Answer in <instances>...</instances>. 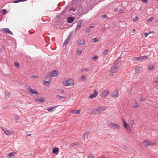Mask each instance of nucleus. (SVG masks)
Masks as SVG:
<instances>
[{"instance_id":"obj_1","label":"nucleus","mask_w":158,"mask_h":158,"mask_svg":"<svg viewBox=\"0 0 158 158\" xmlns=\"http://www.w3.org/2000/svg\"><path fill=\"white\" fill-rule=\"evenodd\" d=\"M121 120L124 128L125 129L126 131L128 133H131L132 132V130L131 128L134 123V121L131 119L130 120L129 123L128 124L124 119L123 118H121Z\"/></svg>"},{"instance_id":"obj_2","label":"nucleus","mask_w":158,"mask_h":158,"mask_svg":"<svg viewBox=\"0 0 158 158\" xmlns=\"http://www.w3.org/2000/svg\"><path fill=\"white\" fill-rule=\"evenodd\" d=\"M106 108L104 106H99L96 107L92 109L93 113L94 114H98L104 111Z\"/></svg>"},{"instance_id":"obj_3","label":"nucleus","mask_w":158,"mask_h":158,"mask_svg":"<svg viewBox=\"0 0 158 158\" xmlns=\"http://www.w3.org/2000/svg\"><path fill=\"white\" fill-rule=\"evenodd\" d=\"M62 84L64 86H72L74 84V81L73 79L69 78L64 80Z\"/></svg>"},{"instance_id":"obj_4","label":"nucleus","mask_w":158,"mask_h":158,"mask_svg":"<svg viewBox=\"0 0 158 158\" xmlns=\"http://www.w3.org/2000/svg\"><path fill=\"white\" fill-rule=\"evenodd\" d=\"M108 124L109 127L114 129L119 130L120 128V126L119 125L111 121H109L108 122Z\"/></svg>"},{"instance_id":"obj_5","label":"nucleus","mask_w":158,"mask_h":158,"mask_svg":"<svg viewBox=\"0 0 158 158\" xmlns=\"http://www.w3.org/2000/svg\"><path fill=\"white\" fill-rule=\"evenodd\" d=\"M143 145L145 146L153 145L156 144L155 141H152L149 140H145L142 142Z\"/></svg>"},{"instance_id":"obj_6","label":"nucleus","mask_w":158,"mask_h":158,"mask_svg":"<svg viewBox=\"0 0 158 158\" xmlns=\"http://www.w3.org/2000/svg\"><path fill=\"white\" fill-rule=\"evenodd\" d=\"M51 80L50 73H48L44 79V84L47 85L48 84V85L49 84Z\"/></svg>"},{"instance_id":"obj_7","label":"nucleus","mask_w":158,"mask_h":158,"mask_svg":"<svg viewBox=\"0 0 158 158\" xmlns=\"http://www.w3.org/2000/svg\"><path fill=\"white\" fill-rule=\"evenodd\" d=\"M117 71V68L115 66H113L112 67L109 73V75L112 76L113 75L114 73Z\"/></svg>"},{"instance_id":"obj_8","label":"nucleus","mask_w":158,"mask_h":158,"mask_svg":"<svg viewBox=\"0 0 158 158\" xmlns=\"http://www.w3.org/2000/svg\"><path fill=\"white\" fill-rule=\"evenodd\" d=\"M98 94V92L96 90H94V92L92 94H91L89 96V98L90 99H92L96 97Z\"/></svg>"},{"instance_id":"obj_9","label":"nucleus","mask_w":158,"mask_h":158,"mask_svg":"<svg viewBox=\"0 0 158 158\" xmlns=\"http://www.w3.org/2000/svg\"><path fill=\"white\" fill-rule=\"evenodd\" d=\"M132 106L133 108H139L140 107V105L137 102L136 100H135L132 103Z\"/></svg>"},{"instance_id":"obj_10","label":"nucleus","mask_w":158,"mask_h":158,"mask_svg":"<svg viewBox=\"0 0 158 158\" xmlns=\"http://www.w3.org/2000/svg\"><path fill=\"white\" fill-rule=\"evenodd\" d=\"M1 31L4 32L5 33H7L11 35H13L12 33L8 28H3L0 29Z\"/></svg>"},{"instance_id":"obj_11","label":"nucleus","mask_w":158,"mask_h":158,"mask_svg":"<svg viewBox=\"0 0 158 158\" xmlns=\"http://www.w3.org/2000/svg\"><path fill=\"white\" fill-rule=\"evenodd\" d=\"M35 100L36 102H43L44 101V99L42 97H39L38 98H35Z\"/></svg>"},{"instance_id":"obj_12","label":"nucleus","mask_w":158,"mask_h":158,"mask_svg":"<svg viewBox=\"0 0 158 158\" xmlns=\"http://www.w3.org/2000/svg\"><path fill=\"white\" fill-rule=\"evenodd\" d=\"M87 77L85 75H82L79 78V80L80 81H86L87 80Z\"/></svg>"},{"instance_id":"obj_13","label":"nucleus","mask_w":158,"mask_h":158,"mask_svg":"<svg viewBox=\"0 0 158 158\" xmlns=\"http://www.w3.org/2000/svg\"><path fill=\"white\" fill-rule=\"evenodd\" d=\"M119 96V93L116 91H114L112 93L111 96L114 98H115Z\"/></svg>"},{"instance_id":"obj_14","label":"nucleus","mask_w":158,"mask_h":158,"mask_svg":"<svg viewBox=\"0 0 158 158\" xmlns=\"http://www.w3.org/2000/svg\"><path fill=\"white\" fill-rule=\"evenodd\" d=\"M77 43L79 45H82L85 43V41L84 39H80L77 41Z\"/></svg>"},{"instance_id":"obj_15","label":"nucleus","mask_w":158,"mask_h":158,"mask_svg":"<svg viewBox=\"0 0 158 158\" xmlns=\"http://www.w3.org/2000/svg\"><path fill=\"white\" fill-rule=\"evenodd\" d=\"M109 91H105L102 93L101 95V96L102 98H105L109 94Z\"/></svg>"},{"instance_id":"obj_16","label":"nucleus","mask_w":158,"mask_h":158,"mask_svg":"<svg viewBox=\"0 0 158 158\" xmlns=\"http://www.w3.org/2000/svg\"><path fill=\"white\" fill-rule=\"evenodd\" d=\"M50 76L52 77H56L58 75L57 72L55 70H53L50 73Z\"/></svg>"},{"instance_id":"obj_17","label":"nucleus","mask_w":158,"mask_h":158,"mask_svg":"<svg viewBox=\"0 0 158 158\" xmlns=\"http://www.w3.org/2000/svg\"><path fill=\"white\" fill-rule=\"evenodd\" d=\"M74 20V18L73 17H68L67 19V22L68 23H71Z\"/></svg>"},{"instance_id":"obj_18","label":"nucleus","mask_w":158,"mask_h":158,"mask_svg":"<svg viewBox=\"0 0 158 158\" xmlns=\"http://www.w3.org/2000/svg\"><path fill=\"white\" fill-rule=\"evenodd\" d=\"M59 149L57 147L55 148L52 150V152L54 154H57L58 153Z\"/></svg>"},{"instance_id":"obj_19","label":"nucleus","mask_w":158,"mask_h":158,"mask_svg":"<svg viewBox=\"0 0 158 158\" xmlns=\"http://www.w3.org/2000/svg\"><path fill=\"white\" fill-rule=\"evenodd\" d=\"M81 110H73L71 111V113L73 114H79L80 113Z\"/></svg>"},{"instance_id":"obj_20","label":"nucleus","mask_w":158,"mask_h":158,"mask_svg":"<svg viewBox=\"0 0 158 158\" xmlns=\"http://www.w3.org/2000/svg\"><path fill=\"white\" fill-rule=\"evenodd\" d=\"M147 58V56H144L140 57H139V60L140 62L143 61L144 60L146 59Z\"/></svg>"},{"instance_id":"obj_21","label":"nucleus","mask_w":158,"mask_h":158,"mask_svg":"<svg viewBox=\"0 0 158 158\" xmlns=\"http://www.w3.org/2000/svg\"><path fill=\"white\" fill-rule=\"evenodd\" d=\"M90 69L88 68H83L81 69L80 71L83 73L85 72H88L89 71Z\"/></svg>"},{"instance_id":"obj_22","label":"nucleus","mask_w":158,"mask_h":158,"mask_svg":"<svg viewBox=\"0 0 158 158\" xmlns=\"http://www.w3.org/2000/svg\"><path fill=\"white\" fill-rule=\"evenodd\" d=\"M13 132L12 131L6 130V131H5V134L6 135H10L13 134Z\"/></svg>"},{"instance_id":"obj_23","label":"nucleus","mask_w":158,"mask_h":158,"mask_svg":"<svg viewBox=\"0 0 158 158\" xmlns=\"http://www.w3.org/2000/svg\"><path fill=\"white\" fill-rule=\"evenodd\" d=\"M71 37V35H69L67 39L64 42L63 44V45H64L67 44L69 42V41L70 39V38Z\"/></svg>"},{"instance_id":"obj_24","label":"nucleus","mask_w":158,"mask_h":158,"mask_svg":"<svg viewBox=\"0 0 158 158\" xmlns=\"http://www.w3.org/2000/svg\"><path fill=\"white\" fill-rule=\"evenodd\" d=\"M148 70L149 71L153 70L154 69V67L152 65H149L148 66Z\"/></svg>"},{"instance_id":"obj_25","label":"nucleus","mask_w":158,"mask_h":158,"mask_svg":"<svg viewBox=\"0 0 158 158\" xmlns=\"http://www.w3.org/2000/svg\"><path fill=\"white\" fill-rule=\"evenodd\" d=\"M82 51L79 49H77L76 50V53L78 55H81L82 52Z\"/></svg>"},{"instance_id":"obj_26","label":"nucleus","mask_w":158,"mask_h":158,"mask_svg":"<svg viewBox=\"0 0 158 158\" xmlns=\"http://www.w3.org/2000/svg\"><path fill=\"white\" fill-rule=\"evenodd\" d=\"M141 68V67H138L135 68V72L136 73H139L140 71Z\"/></svg>"},{"instance_id":"obj_27","label":"nucleus","mask_w":158,"mask_h":158,"mask_svg":"<svg viewBox=\"0 0 158 158\" xmlns=\"http://www.w3.org/2000/svg\"><path fill=\"white\" fill-rule=\"evenodd\" d=\"M29 92L31 94H35L36 95L38 94V92L32 89H31Z\"/></svg>"},{"instance_id":"obj_28","label":"nucleus","mask_w":158,"mask_h":158,"mask_svg":"<svg viewBox=\"0 0 158 158\" xmlns=\"http://www.w3.org/2000/svg\"><path fill=\"white\" fill-rule=\"evenodd\" d=\"M11 95L10 92L8 91H6L5 92L6 96L8 98Z\"/></svg>"},{"instance_id":"obj_29","label":"nucleus","mask_w":158,"mask_h":158,"mask_svg":"<svg viewBox=\"0 0 158 158\" xmlns=\"http://www.w3.org/2000/svg\"><path fill=\"white\" fill-rule=\"evenodd\" d=\"M0 12L2 13L3 15H4L7 13V11L5 9H2L0 10Z\"/></svg>"},{"instance_id":"obj_30","label":"nucleus","mask_w":158,"mask_h":158,"mask_svg":"<svg viewBox=\"0 0 158 158\" xmlns=\"http://www.w3.org/2000/svg\"><path fill=\"white\" fill-rule=\"evenodd\" d=\"M15 152H12L11 153H10L8 154V156L9 158H11L14 155H15Z\"/></svg>"},{"instance_id":"obj_31","label":"nucleus","mask_w":158,"mask_h":158,"mask_svg":"<svg viewBox=\"0 0 158 158\" xmlns=\"http://www.w3.org/2000/svg\"><path fill=\"white\" fill-rule=\"evenodd\" d=\"M55 108L54 107H52L51 108H48L47 109V110L50 112H53V111H52V110Z\"/></svg>"},{"instance_id":"obj_32","label":"nucleus","mask_w":158,"mask_h":158,"mask_svg":"<svg viewBox=\"0 0 158 158\" xmlns=\"http://www.w3.org/2000/svg\"><path fill=\"white\" fill-rule=\"evenodd\" d=\"M14 118L17 122H18L19 119V117L17 115H15L14 116Z\"/></svg>"},{"instance_id":"obj_33","label":"nucleus","mask_w":158,"mask_h":158,"mask_svg":"<svg viewBox=\"0 0 158 158\" xmlns=\"http://www.w3.org/2000/svg\"><path fill=\"white\" fill-rule=\"evenodd\" d=\"M26 88L29 91L31 89H32V88L29 86L28 85H26L25 86Z\"/></svg>"},{"instance_id":"obj_34","label":"nucleus","mask_w":158,"mask_h":158,"mask_svg":"<svg viewBox=\"0 0 158 158\" xmlns=\"http://www.w3.org/2000/svg\"><path fill=\"white\" fill-rule=\"evenodd\" d=\"M108 52H109V51H108V49H106L103 52V55H106L107 53H108Z\"/></svg>"},{"instance_id":"obj_35","label":"nucleus","mask_w":158,"mask_h":158,"mask_svg":"<svg viewBox=\"0 0 158 158\" xmlns=\"http://www.w3.org/2000/svg\"><path fill=\"white\" fill-rule=\"evenodd\" d=\"M57 97L58 98H59V99H63V98H65V97H63V96H60V95H58L57 96Z\"/></svg>"},{"instance_id":"obj_36","label":"nucleus","mask_w":158,"mask_h":158,"mask_svg":"<svg viewBox=\"0 0 158 158\" xmlns=\"http://www.w3.org/2000/svg\"><path fill=\"white\" fill-rule=\"evenodd\" d=\"M133 20L134 21L136 22L138 20V18L136 16L133 19Z\"/></svg>"},{"instance_id":"obj_37","label":"nucleus","mask_w":158,"mask_h":158,"mask_svg":"<svg viewBox=\"0 0 158 158\" xmlns=\"http://www.w3.org/2000/svg\"><path fill=\"white\" fill-rule=\"evenodd\" d=\"M93 40L95 42H96L98 41V38H95L93 39Z\"/></svg>"},{"instance_id":"obj_38","label":"nucleus","mask_w":158,"mask_h":158,"mask_svg":"<svg viewBox=\"0 0 158 158\" xmlns=\"http://www.w3.org/2000/svg\"><path fill=\"white\" fill-rule=\"evenodd\" d=\"M145 100V98L141 96L140 97V101L141 102L144 101Z\"/></svg>"},{"instance_id":"obj_39","label":"nucleus","mask_w":158,"mask_h":158,"mask_svg":"<svg viewBox=\"0 0 158 158\" xmlns=\"http://www.w3.org/2000/svg\"><path fill=\"white\" fill-rule=\"evenodd\" d=\"M88 158H94L93 155L92 154H90L88 155Z\"/></svg>"},{"instance_id":"obj_40","label":"nucleus","mask_w":158,"mask_h":158,"mask_svg":"<svg viewBox=\"0 0 158 158\" xmlns=\"http://www.w3.org/2000/svg\"><path fill=\"white\" fill-rule=\"evenodd\" d=\"M14 65L16 67H18L19 66V64L18 63H17V62H15L14 64Z\"/></svg>"},{"instance_id":"obj_41","label":"nucleus","mask_w":158,"mask_h":158,"mask_svg":"<svg viewBox=\"0 0 158 158\" xmlns=\"http://www.w3.org/2000/svg\"><path fill=\"white\" fill-rule=\"evenodd\" d=\"M98 58V56H95L93 57H92V60H95L97 59Z\"/></svg>"},{"instance_id":"obj_42","label":"nucleus","mask_w":158,"mask_h":158,"mask_svg":"<svg viewBox=\"0 0 158 158\" xmlns=\"http://www.w3.org/2000/svg\"><path fill=\"white\" fill-rule=\"evenodd\" d=\"M152 33L151 32H150L148 33H146L144 34V35L145 37H147L148 36V35H149L150 33Z\"/></svg>"},{"instance_id":"obj_43","label":"nucleus","mask_w":158,"mask_h":158,"mask_svg":"<svg viewBox=\"0 0 158 158\" xmlns=\"http://www.w3.org/2000/svg\"><path fill=\"white\" fill-rule=\"evenodd\" d=\"M153 19V18L152 17H151L147 21H152Z\"/></svg>"},{"instance_id":"obj_44","label":"nucleus","mask_w":158,"mask_h":158,"mask_svg":"<svg viewBox=\"0 0 158 158\" xmlns=\"http://www.w3.org/2000/svg\"><path fill=\"white\" fill-rule=\"evenodd\" d=\"M90 31V30L89 29H87L85 31L86 33H89Z\"/></svg>"},{"instance_id":"obj_45","label":"nucleus","mask_w":158,"mask_h":158,"mask_svg":"<svg viewBox=\"0 0 158 158\" xmlns=\"http://www.w3.org/2000/svg\"><path fill=\"white\" fill-rule=\"evenodd\" d=\"M14 3H17L20 2V0H17L16 1H14L13 2Z\"/></svg>"},{"instance_id":"obj_46","label":"nucleus","mask_w":158,"mask_h":158,"mask_svg":"<svg viewBox=\"0 0 158 158\" xmlns=\"http://www.w3.org/2000/svg\"><path fill=\"white\" fill-rule=\"evenodd\" d=\"M38 77L37 76H31V78L34 79H36Z\"/></svg>"},{"instance_id":"obj_47","label":"nucleus","mask_w":158,"mask_h":158,"mask_svg":"<svg viewBox=\"0 0 158 158\" xmlns=\"http://www.w3.org/2000/svg\"><path fill=\"white\" fill-rule=\"evenodd\" d=\"M139 57H135L134 58V60H139Z\"/></svg>"},{"instance_id":"obj_48","label":"nucleus","mask_w":158,"mask_h":158,"mask_svg":"<svg viewBox=\"0 0 158 158\" xmlns=\"http://www.w3.org/2000/svg\"><path fill=\"white\" fill-rule=\"evenodd\" d=\"M142 1L143 3H146L147 2V0H141Z\"/></svg>"},{"instance_id":"obj_49","label":"nucleus","mask_w":158,"mask_h":158,"mask_svg":"<svg viewBox=\"0 0 158 158\" xmlns=\"http://www.w3.org/2000/svg\"><path fill=\"white\" fill-rule=\"evenodd\" d=\"M1 129L4 131V133H5V131H6V130L3 127H2L1 128Z\"/></svg>"},{"instance_id":"obj_50","label":"nucleus","mask_w":158,"mask_h":158,"mask_svg":"<svg viewBox=\"0 0 158 158\" xmlns=\"http://www.w3.org/2000/svg\"><path fill=\"white\" fill-rule=\"evenodd\" d=\"M107 17V16L106 15H102V17H103V18H106Z\"/></svg>"},{"instance_id":"obj_51","label":"nucleus","mask_w":158,"mask_h":158,"mask_svg":"<svg viewBox=\"0 0 158 158\" xmlns=\"http://www.w3.org/2000/svg\"><path fill=\"white\" fill-rule=\"evenodd\" d=\"M94 27V26H90L89 27V28H93Z\"/></svg>"},{"instance_id":"obj_52","label":"nucleus","mask_w":158,"mask_h":158,"mask_svg":"<svg viewBox=\"0 0 158 158\" xmlns=\"http://www.w3.org/2000/svg\"><path fill=\"white\" fill-rule=\"evenodd\" d=\"M123 10H121L119 11V12L120 13H123Z\"/></svg>"},{"instance_id":"obj_53","label":"nucleus","mask_w":158,"mask_h":158,"mask_svg":"<svg viewBox=\"0 0 158 158\" xmlns=\"http://www.w3.org/2000/svg\"><path fill=\"white\" fill-rule=\"evenodd\" d=\"M114 10L115 12H117L118 10V8H116Z\"/></svg>"},{"instance_id":"obj_54","label":"nucleus","mask_w":158,"mask_h":158,"mask_svg":"<svg viewBox=\"0 0 158 158\" xmlns=\"http://www.w3.org/2000/svg\"><path fill=\"white\" fill-rule=\"evenodd\" d=\"M100 158H105V155H103Z\"/></svg>"},{"instance_id":"obj_55","label":"nucleus","mask_w":158,"mask_h":158,"mask_svg":"<svg viewBox=\"0 0 158 158\" xmlns=\"http://www.w3.org/2000/svg\"><path fill=\"white\" fill-rule=\"evenodd\" d=\"M118 60H117L115 62V64H114V65H115L117 63H118Z\"/></svg>"},{"instance_id":"obj_56","label":"nucleus","mask_w":158,"mask_h":158,"mask_svg":"<svg viewBox=\"0 0 158 158\" xmlns=\"http://www.w3.org/2000/svg\"><path fill=\"white\" fill-rule=\"evenodd\" d=\"M132 31L133 32H135V29H132Z\"/></svg>"},{"instance_id":"obj_57","label":"nucleus","mask_w":158,"mask_h":158,"mask_svg":"<svg viewBox=\"0 0 158 158\" xmlns=\"http://www.w3.org/2000/svg\"><path fill=\"white\" fill-rule=\"evenodd\" d=\"M31 134H28L27 135V136H31Z\"/></svg>"},{"instance_id":"obj_58","label":"nucleus","mask_w":158,"mask_h":158,"mask_svg":"<svg viewBox=\"0 0 158 158\" xmlns=\"http://www.w3.org/2000/svg\"><path fill=\"white\" fill-rule=\"evenodd\" d=\"M27 1V0H20V2H22V1Z\"/></svg>"},{"instance_id":"obj_59","label":"nucleus","mask_w":158,"mask_h":158,"mask_svg":"<svg viewBox=\"0 0 158 158\" xmlns=\"http://www.w3.org/2000/svg\"><path fill=\"white\" fill-rule=\"evenodd\" d=\"M105 28H102V31H105Z\"/></svg>"},{"instance_id":"obj_60","label":"nucleus","mask_w":158,"mask_h":158,"mask_svg":"<svg viewBox=\"0 0 158 158\" xmlns=\"http://www.w3.org/2000/svg\"><path fill=\"white\" fill-rule=\"evenodd\" d=\"M86 135V134H85L84 135L85 136Z\"/></svg>"}]
</instances>
